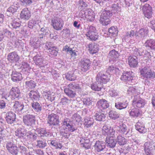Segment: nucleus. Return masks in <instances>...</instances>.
I'll list each match as a JSON object with an SVG mask.
<instances>
[{
  "mask_svg": "<svg viewBox=\"0 0 155 155\" xmlns=\"http://www.w3.org/2000/svg\"><path fill=\"white\" fill-rule=\"evenodd\" d=\"M112 9L104 11L101 15L100 21L103 25L106 26L110 24V20L109 18L115 12L113 11H118L119 7L117 4L113 5L111 7Z\"/></svg>",
  "mask_w": 155,
  "mask_h": 155,
  "instance_id": "obj_1",
  "label": "nucleus"
},
{
  "mask_svg": "<svg viewBox=\"0 0 155 155\" xmlns=\"http://www.w3.org/2000/svg\"><path fill=\"white\" fill-rule=\"evenodd\" d=\"M65 94L69 97L74 98L76 95L75 91L81 93L82 89L80 85L74 83L69 84L66 87H64Z\"/></svg>",
  "mask_w": 155,
  "mask_h": 155,
  "instance_id": "obj_2",
  "label": "nucleus"
},
{
  "mask_svg": "<svg viewBox=\"0 0 155 155\" xmlns=\"http://www.w3.org/2000/svg\"><path fill=\"white\" fill-rule=\"evenodd\" d=\"M140 75L143 78L153 79L155 78V72L152 71L150 67L146 66L140 70Z\"/></svg>",
  "mask_w": 155,
  "mask_h": 155,
  "instance_id": "obj_3",
  "label": "nucleus"
},
{
  "mask_svg": "<svg viewBox=\"0 0 155 155\" xmlns=\"http://www.w3.org/2000/svg\"><path fill=\"white\" fill-rule=\"evenodd\" d=\"M110 75L107 72H104L101 71L98 73L96 77V81L101 82L103 84H105L109 81L110 79Z\"/></svg>",
  "mask_w": 155,
  "mask_h": 155,
  "instance_id": "obj_4",
  "label": "nucleus"
},
{
  "mask_svg": "<svg viewBox=\"0 0 155 155\" xmlns=\"http://www.w3.org/2000/svg\"><path fill=\"white\" fill-rule=\"evenodd\" d=\"M35 117L33 115L28 114L23 117V122L26 126H32L35 124Z\"/></svg>",
  "mask_w": 155,
  "mask_h": 155,
  "instance_id": "obj_5",
  "label": "nucleus"
},
{
  "mask_svg": "<svg viewBox=\"0 0 155 155\" xmlns=\"http://www.w3.org/2000/svg\"><path fill=\"white\" fill-rule=\"evenodd\" d=\"M96 29L93 26L89 27L88 31L85 34L86 36L88 37L87 38L88 39L91 41H94L97 40L99 35L97 33L95 32Z\"/></svg>",
  "mask_w": 155,
  "mask_h": 155,
  "instance_id": "obj_6",
  "label": "nucleus"
},
{
  "mask_svg": "<svg viewBox=\"0 0 155 155\" xmlns=\"http://www.w3.org/2000/svg\"><path fill=\"white\" fill-rule=\"evenodd\" d=\"M79 64L81 70L84 72H86L90 69L91 62L88 58H83L81 59Z\"/></svg>",
  "mask_w": 155,
  "mask_h": 155,
  "instance_id": "obj_7",
  "label": "nucleus"
},
{
  "mask_svg": "<svg viewBox=\"0 0 155 155\" xmlns=\"http://www.w3.org/2000/svg\"><path fill=\"white\" fill-rule=\"evenodd\" d=\"M27 106H25L23 103L15 101L13 105V110L19 113L23 114L27 111Z\"/></svg>",
  "mask_w": 155,
  "mask_h": 155,
  "instance_id": "obj_8",
  "label": "nucleus"
},
{
  "mask_svg": "<svg viewBox=\"0 0 155 155\" xmlns=\"http://www.w3.org/2000/svg\"><path fill=\"white\" fill-rule=\"evenodd\" d=\"M134 73L131 71H127L124 73L120 78L121 80L124 81H127L130 84L133 83L135 78Z\"/></svg>",
  "mask_w": 155,
  "mask_h": 155,
  "instance_id": "obj_9",
  "label": "nucleus"
},
{
  "mask_svg": "<svg viewBox=\"0 0 155 155\" xmlns=\"http://www.w3.org/2000/svg\"><path fill=\"white\" fill-rule=\"evenodd\" d=\"M59 116L56 114L51 113L48 116V123L49 125L56 126L59 125Z\"/></svg>",
  "mask_w": 155,
  "mask_h": 155,
  "instance_id": "obj_10",
  "label": "nucleus"
},
{
  "mask_svg": "<svg viewBox=\"0 0 155 155\" xmlns=\"http://www.w3.org/2000/svg\"><path fill=\"white\" fill-rule=\"evenodd\" d=\"M5 119L8 124H12L16 122V115L12 111L8 112L6 114Z\"/></svg>",
  "mask_w": 155,
  "mask_h": 155,
  "instance_id": "obj_11",
  "label": "nucleus"
},
{
  "mask_svg": "<svg viewBox=\"0 0 155 155\" xmlns=\"http://www.w3.org/2000/svg\"><path fill=\"white\" fill-rule=\"evenodd\" d=\"M132 101V104L139 108L144 107L146 104L145 100L140 98L138 95L134 96Z\"/></svg>",
  "mask_w": 155,
  "mask_h": 155,
  "instance_id": "obj_12",
  "label": "nucleus"
},
{
  "mask_svg": "<svg viewBox=\"0 0 155 155\" xmlns=\"http://www.w3.org/2000/svg\"><path fill=\"white\" fill-rule=\"evenodd\" d=\"M54 28L56 30H61L64 25V21L61 18H56L52 20Z\"/></svg>",
  "mask_w": 155,
  "mask_h": 155,
  "instance_id": "obj_13",
  "label": "nucleus"
},
{
  "mask_svg": "<svg viewBox=\"0 0 155 155\" xmlns=\"http://www.w3.org/2000/svg\"><path fill=\"white\" fill-rule=\"evenodd\" d=\"M123 98L120 97L118 98L119 100L115 103V107L117 109L121 110L126 108L129 104V102L127 100H123Z\"/></svg>",
  "mask_w": 155,
  "mask_h": 155,
  "instance_id": "obj_14",
  "label": "nucleus"
},
{
  "mask_svg": "<svg viewBox=\"0 0 155 155\" xmlns=\"http://www.w3.org/2000/svg\"><path fill=\"white\" fill-rule=\"evenodd\" d=\"M106 143L102 141L97 140L94 146V150L97 152L104 151L106 149Z\"/></svg>",
  "mask_w": 155,
  "mask_h": 155,
  "instance_id": "obj_15",
  "label": "nucleus"
},
{
  "mask_svg": "<svg viewBox=\"0 0 155 155\" xmlns=\"http://www.w3.org/2000/svg\"><path fill=\"white\" fill-rule=\"evenodd\" d=\"M35 131L40 137L48 138L52 135L51 133L43 128H38Z\"/></svg>",
  "mask_w": 155,
  "mask_h": 155,
  "instance_id": "obj_16",
  "label": "nucleus"
},
{
  "mask_svg": "<svg viewBox=\"0 0 155 155\" xmlns=\"http://www.w3.org/2000/svg\"><path fill=\"white\" fill-rule=\"evenodd\" d=\"M97 106L102 111V110H105L109 107V105L108 101L104 99L99 100L97 102Z\"/></svg>",
  "mask_w": 155,
  "mask_h": 155,
  "instance_id": "obj_17",
  "label": "nucleus"
},
{
  "mask_svg": "<svg viewBox=\"0 0 155 155\" xmlns=\"http://www.w3.org/2000/svg\"><path fill=\"white\" fill-rule=\"evenodd\" d=\"M19 59V57L16 51L10 53L7 56L8 60L10 62L15 63L18 61Z\"/></svg>",
  "mask_w": 155,
  "mask_h": 155,
  "instance_id": "obj_18",
  "label": "nucleus"
},
{
  "mask_svg": "<svg viewBox=\"0 0 155 155\" xmlns=\"http://www.w3.org/2000/svg\"><path fill=\"white\" fill-rule=\"evenodd\" d=\"M31 105L33 110L36 114H39L41 112L42 106L41 103L33 101Z\"/></svg>",
  "mask_w": 155,
  "mask_h": 155,
  "instance_id": "obj_19",
  "label": "nucleus"
},
{
  "mask_svg": "<svg viewBox=\"0 0 155 155\" xmlns=\"http://www.w3.org/2000/svg\"><path fill=\"white\" fill-rule=\"evenodd\" d=\"M16 136L18 138L22 139L24 141H27L25 137L26 135V132L25 130L21 128H19L15 132Z\"/></svg>",
  "mask_w": 155,
  "mask_h": 155,
  "instance_id": "obj_20",
  "label": "nucleus"
},
{
  "mask_svg": "<svg viewBox=\"0 0 155 155\" xmlns=\"http://www.w3.org/2000/svg\"><path fill=\"white\" fill-rule=\"evenodd\" d=\"M18 8V5L17 4L11 5L7 10L5 14L7 16H12L16 12Z\"/></svg>",
  "mask_w": 155,
  "mask_h": 155,
  "instance_id": "obj_21",
  "label": "nucleus"
},
{
  "mask_svg": "<svg viewBox=\"0 0 155 155\" xmlns=\"http://www.w3.org/2000/svg\"><path fill=\"white\" fill-rule=\"evenodd\" d=\"M144 151L147 155H152V152L153 148L150 142H147L145 143L143 146Z\"/></svg>",
  "mask_w": 155,
  "mask_h": 155,
  "instance_id": "obj_22",
  "label": "nucleus"
},
{
  "mask_svg": "<svg viewBox=\"0 0 155 155\" xmlns=\"http://www.w3.org/2000/svg\"><path fill=\"white\" fill-rule=\"evenodd\" d=\"M145 16L148 18H150L152 15V8L148 4H146L143 8Z\"/></svg>",
  "mask_w": 155,
  "mask_h": 155,
  "instance_id": "obj_23",
  "label": "nucleus"
},
{
  "mask_svg": "<svg viewBox=\"0 0 155 155\" xmlns=\"http://www.w3.org/2000/svg\"><path fill=\"white\" fill-rule=\"evenodd\" d=\"M31 16L30 12L27 8L23 9L20 14L21 18L25 20H28Z\"/></svg>",
  "mask_w": 155,
  "mask_h": 155,
  "instance_id": "obj_24",
  "label": "nucleus"
},
{
  "mask_svg": "<svg viewBox=\"0 0 155 155\" xmlns=\"http://www.w3.org/2000/svg\"><path fill=\"white\" fill-rule=\"evenodd\" d=\"M34 60L35 64L40 67H44L47 65V64L44 63L43 58L38 55H37L34 57Z\"/></svg>",
  "mask_w": 155,
  "mask_h": 155,
  "instance_id": "obj_25",
  "label": "nucleus"
},
{
  "mask_svg": "<svg viewBox=\"0 0 155 155\" xmlns=\"http://www.w3.org/2000/svg\"><path fill=\"white\" fill-rule=\"evenodd\" d=\"M11 78L14 82H18L22 79L21 74L15 71H13L11 74Z\"/></svg>",
  "mask_w": 155,
  "mask_h": 155,
  "instance_id": "obj_26",
  "label": "nucleus"
},
{
  "mask_svg": "<svg viewBox=\"0 0 155 155\" xmlns=\"http://www.w3.org/2000/svg\"><path fill=\"white\" fill-rule=\"evenodd\" d=\"M119 56V54L115 50L113 49L110 51L108 54V57L110 58V61H116L118 59Z\"/></svg>",
  "mask_w": 155,
  "mask_h": 155,
  "instance_id": "obj_27",
  "label": "nucleus"
},
{
  "mask_svg": "<svg viewBox=\"0 0 155 155\" xmlns=\"http://www.w3.org/2000/svg\"><path fill=\"white\" fill-rule=\"evenodd\" d=\"M10 94L13 99L18 98L20 94V92L19 89L17 87H12L10 90Z\"/></svg>",
  "mask_w": 155,
  "mask_h": 155,
  "instance_id": "obj_28",
  "label": "nucleus"
},
{
  "mask_svg": "<svg viewBox=\"0 0 155 155\" xmlns=\"http://www.w3.org/2000/svg\"><path fill=\"white\" fill-rule=\"evenodd\" d=\"M128 64L130 67L135 68L138 64L137 58L136 56H129L128 59Z\"/></svg>",
  "mask_w": 155,
  "mask_h": 155,
  "instance_id": "obj_29",
  "label": "nucleus"
},
{
  "mask_svg": "<svg viewBox=\"0 0 155 155\" xmlns=\"http://www.w3.org/2000/svg\"><path fill=\"white\" fill-rule=\"evenodd\" d=\"M103 84L100 81H96L91 85V88L95 91H100L103 87Z\"/></svg>",
  "mask_w": 155,
  "mask_h": 155,
  "instance_id": "obj_30",
  "label": "nucleus"
},
{
  "mask_svg": "<svg viewBox=\"0 0 155 155\" xmlns=\"http://www.w3.org/2000/svg\"><path fill=\"white\" fill-rule=\"evenodd\" d=\"M89 50L90 53L94 54L98 52L99 48L98 44L96 43L91 44L89 45Z\"/></svg>",
  "mask_w": 155,
  "mask_h": 155,
  "instance_id": "obj_31",
  "label": "nucleus"
},
{
  "mask_svg": "<svg viewBox=\"0 0 155 155\" xmlns=\"http://www.w3.org/2000/svg\"><path fill=\"white\" fill-rule=\"evenodd\" d=\"M94 119L96 120L100 121H104L106 117L105 115L103 113L98 111L94 113Z\"/></svg>",
  "mask_w": 155,
  "mask_h": 155,
  "instance_id": "obj_32",
  "label": "nucleus"
},
{
  "mask_svg": "<svg viewBox=\"0 0 155 155\" xmlns=\"http://www.w3.org/2000/svg\"><path fill=\"white\" fill-rule=\"evenodd\" d=\"M131 117L133 118H137L141 115V111L138 108H134L131 109L129 113Z\"/></svg>",
  "mask_w": 155,
  "mask_h": 155,
  "instance_id": "obj_33",
  "label": "nucleus"
},
{
  "mask_svg": "<svg viewBox=\"0 0 155 155\" xmlns=\"http://www.w3.org/2000/svg\"><path fill=\"white\" fill-rule=\"evenodd\" d=\"M48 143L55 149H61L63 147L62 144L55 140H51L49 141Z\"/></svg>",
  "mask_w": 155,
  "mask_h": 155,
  "instance_id": "obj_34",
  "label": "nucleus"
},
{
  "mask_svg": "<svg viewBox=\"0 0 155 155\" xmlns=\"http://www.w3.org/2000/svg\"><path fill=\"white\" fill-rule=\"evenodd\" d=\"M146 47H149L151 49L155 50V40L149 39L147 40L144 44Z\"/></svg>",
  "mask_w": 155,
  "mask_h": 155,
  "instance_id": "obj_35",
  "label": "nucleus"
},
{
  "mask_svg": "<svg viewBox=\"0 0 155 155\" xmlns=\"http://www.w3.org/2000/svg\"><path fill=\"white\" fill-rule=\"evenodd\" d=\"M106 142L107 143V146L110 148L114 147L116 144V141H115L112 137H107L106 139Z\"/></svg>",
  "mask_w": 155,
  "mask_h": 155,
  "instance_id": "obj_36",
  "label": "nucleus"
},
{
  "mask_svg": "<svg viewBox=\"0 0 155 155\" xmlns=\"http://www.w3.org/2000/svg\"><path fill=\"white\" fill-rule=\"evenodd\" d=\"M28 96L31 99L35 101L39 100L40 97L39 93L38 91L33 90H31L30 91L28 94Z\"/></svg>",
  "mask_w": 155,
  "mask_h": 155,
  "instance_id": "obj_37",
  "label": "nucleus"
},
{
  "mask_svg": "<svg viewBox=\"0 0 155 155\" xmlns=\"http://www.w3.org/2000/svg\"><path fill=\"white\" fill-rule=\"evenodd\" d=\"M26 135L27 137V138H26L27 140L34 141L37 139L38 137L37 134L32 133L31 131H28L26 133Z\"/></svg>",
  "mask_w": 155,
  "mask_h": 155,
  "instance_id": "obj_38",
  "label": "nucleus"
},
{
  "mask_svg": "<svg viewBox=\"0 0 155 155\" xmlns=\"http://www.w3.org/2000/svg\"><path fill=\"white\" fill-rule=\"evenodd\" d=\"M116 142L120 145H124L127 143V140L121 135H119L117 136L116 139Z\"/></svg>",
  "mask_w": 155,
  "mask_h": 155,
  "instance_id": "obj_39",
  "label": "nucleus"
},
{
  "mask_svg": "<svg viewBox=\"0 0 155 155\" xmlns=\"http://www.w3.org/2000/svg\"><path fill=\"white\" fill-rule=\"evenodd\" d=\"M136 130L141 133H145L147 131V129L145 128L143 125H142L140 122H138L135 125Z\"/></svg>",
  "mask_w": 155,
  "mask_h": 155,
  "instance_id": "obj_40",
  "label": "nucleus"
},
{
  "mask_svg": "<svg viewBox=\"0 0 155 155\" xmlns=\"http://www.w3.org/2000/svg\"><path fill=\"white\" fill-rule=\"evenodd\" d=\"M25 86L28 89H32L35 88L36 86V82L33 80L26 81L25 82Z\"/></svg>",
  "mask_w": 155,
  "mask_h": 155,
  "instance_id": "obj_41",
  "label": "nucleus"
},
{
  "mask_svg": "<svg viewBox=\"0 0 155 155\" xmlns=\"http://www.w3.org/2000/svg\"><path fill=\"white\" fill-rule=\"evenodd\" d=\"M118 131L121 134H125L128 129L127 126L124 124H120L118 126Z\"/></svg>",
  "mask_w": 155,
  "mask_h": 155,
  "instance_id": "obj_42",
  "label": "nucleus"
},
{
  "mask_svg": "<svg viewBox=\"0 0 155 155\" xmlns=\"http://www.w3.org/2000/svg\"><path fill=\"white\" fill-rule=\"evenodd\" d=\"M94 120L92 118L87 117L84 119V124L87 127H88L92 125L94 123Z\"/></svg>",
  "mask_w": 155,
  "mask_h": 155,
  "instance_id": "obj_43",
  "label": "nucleus"
},
{
  "mask_svg": "<svg viewBox=\"0 0 155 155\" xmlns=\"http://www.w3.org/2000/svg\"><path fill=\"white\" fill-rule=\"evenodd\" d=\"M148 33V30L144 28H141L139 31L138 32V35L140 37L144 38L147 36Z\"/></svg>",
  "mask_w": 155,
  "mask_h": 155,
  "instance_id": "obj_44",
  "label": "nucleus"
},
{
  "mask_svg": "<svg viewBox=\"0 0 155 155\" xmlns=\"http://www.w3.org/2000/svg\"><path fill=\"white\" fill-rule=\"evenodd\" d=\"M109 116L110 118L115 120L119 118V114L116 111L111 110L109 113Z\"/></svg>",
  "mask_w": 155,
  "mask_h": 155,
  "instance_id": "obj_45",
  "label": "nucleus"
},
{
  "mask_svg": "<svg viewBox=\"0 0 155 155\" xmlns=\"http://www.w3.org/2000/svg\"><path fill=\"white\" fill-rule=\"evenodd\" d=\"M66 79L70 81H74L76 78V76L73 71L68 72L66 75Z\"/></svg>",
  "mask_w": 155,
  "mask_h": 155,
  "instance_id": "obj_46",
  "label": "nucleus"
},
{
  "mask_svg": "<svg viewBox=\"0 0 155 155\" xmlns=\"http://www.w3.org/2000/svg\"><path fill=\"white\" fill-rule=\"evenodd\" d=\"M1 98L3 100L4 99H5L8 101H10L12 100L13 99L12 96L10 94V91H9V93H3L2 95Z\"/></svg>",
  "mask_w": 155,
  "mask_h": 155,
  "instance_id": "obj_47",
  "label": "nucleus"
},
{
  "mask_svg": "<svg viewBox=\"0 0 155 155\" xmlns=\"http://www.w3.org/2000/svg\"><path fill=\"white\" fill-rule=\"evenodd\" d=\"M77 5L78 8L80 9H83L87 6V3L82 0H80L78 1Z\"/></svg>",
  "mask_w": 155,
  "mask_h": 155,
  "instance_id": "obj_48",
  "label": "nucleus"
},
{
  "mask_svg": "<svg viewBox=\"0 0 155 155\" xmlns=\"http://www.w3.org/2000/svg\"><path fill=\"white\" fill-rule=\"evenodd\" d=\"M47 145L45 140H41L37 141L36 146L39 148L43 149Z\"/></svg>",
  "mask_w": 155,
  "mask_h": 155,
  "instance_id": "obj_49",
  "label": "nucleus"
},
{
  "mask_svg": "<svg viewBox=\"0 0 155 155\" xmlns=\"http://www.w3.org/2000/svg\"><path fill=\"white\" fill-rule=\"evenodd\" d=\"M71 124V119L66 117L64 118L62 121V126L64 127H67Z\"/></svg>",
  "mask_w": 155,
  "mask_h": 155,
  "instance_id": "obj_50",
  "label": "nucleus"
},
{
  "mask_svg": "<svg viewBox=\"0 0 155 155\" xmlns=\"http://www.w3.org/2000/svg\"><path fill=\"white\" fill-rule=\"evenodd\" d=\"M63 128L64 129H61L60 134L63 137L68 138L69 137L70 134L67 129H65V128Z\"/></svg>",
  "mask_w": 155,
  "mask_h": 155,
  "instance_id": "obj_51",
  "label": "nucleus"
},
{
  "mask_svg": "<svg viewBox=\"0 0 155 155\" xmlns=\"http://www.w3.org/2000/svg\"><path fill=\"white\" fill-rule=\"evenodd\" d=\"M108 32L111 35H116L118 33V31L117 27L112 26L108 29Z\"/></svg>",
  "mask_w": 155,
  "mask_h": 155,
  "instance_id": "obj_52",
  "label": "nucleus"
},
{
  "mask_svg": "<svg viewBox=\"0 0 155 155\" xmlns=\"http://www.w3.org/2000/svg\"><path fill=\"white\" fill-rule=\"evenodd\" d=\"M61 100L60 103L63 105H66L70 104L71 101V100L66 97H64L62 98Z\"/></svg>",
  "mask_w": 155,
  "mask_h": 155,
  "instance_id": "obj_53",
  "label": "nucleus"
},
{
  "mask_svg": "<svg viewBox=\"0 0 155 155\" xmlns=\"http://www.w3.org/2000/svg\"><path fill=\"white\" fill-rule=\"evenodd\" d=\"M77 129V127L74 126L71 124L67 127H65V129H67L69 132H72L76 130Z\"/></svg>",
  "mask_w": 155,
  "mask_h": 155,
  "instance_id": "obj_54",
  "label": "nucleus"
},
{
  "mask_svg": "<svg viewBox=\"0 0 155 155\" xmlns=\"http://www.w3.org/2000/svg\"><path fill=\"white\" fill-rule=\"evenodd\" d=\"M137 91V89L133 86H130L127 90V93L129 95H131L136 93Z\"/></svg>",
  "mask_w": 155,
  "mask_h": 155,
  "instance_id": "obj_55",
  "label": "nucleus"
},
{
  "mask_svg": "<svg viewBox=\"0 0 155 155\" xmlns=\"http://www.w3.org/2000/svg\"><path fill=\"white\" fill-rule=\"evenodd\" d=\"M11 24L12 28H15L17 31L19 30V29H20L21 27V24L19 23L14 20Z\"/></svg>",
  "mask_w": 155,
  "mask_h": 155,
  "instance_id": "obj_56",
  "label": "nucleus"
},
{
  "mask_svg": "<svg viewBox=\"0 0 155 155\" xmlns=\"http://www.w3.org/2000/svg\"><path fill=\"white\" fill-rule=\"evenodd\" d=\"M72 119L78 122H80L81 120V117L78 113L74 114L72 116Z\"/></svg>",
  "mask_w": 155,
  "mask_h": 155,
  "instance_id": "obj_57",
  "label": "nucleus"
},
{
  "mask_svg": "<svg viewBox=\"0 0 155 155\" xmlns=\"http://www.w3.org/2000/svg\"><path fill=\"white\" fill-rule=\"evenodd\" d=\"M40 32L45 36L46 35L49 34L50 31L48 28L46 27H44L41 28Z\"/></svg>",
  "mask_w": 155,
  "mask_h": 155,
  "instance_id": "obj_58",
  "label": "nucleus"
},
{
  "mask_svg": "<svg viewBox=\"0 0 155 155\" xmlns=\"http://www.w3.org/2000/svg\"><path fill=\"white\" fill-rule=\"evenodd\" d=\"M8 152L12 155H17L18 153V149L16 146L12 148Z\"/></svg>",
  "mask_w": 155,
  "mask_h": 155,
  "instance_id": "obj_59",
  "label": "nucleus"
},
{
  "mask_svg": "<svg viewBox=\"0 0 155 155\" xmlns=\"http://www.w3.org/2000/svg\"><path fill=\"white\" fill-rule=\"evenodd\" d=\"M117 69L113 66H110L107 68L106 72L110 75V73H115Z\"/></svg>",
  "mask_w": 155,
  "mask_h": 155,
  "instance_id": "obj_60",
  "label": "nucleus"
},
{
  "mask_svg": "<svg viewBox=\"0 0 155 155\" xmlns=\"http://www.w3.org/2000/svg\"><path fill=\"white\" fill-rule=\"evenodd\" d=\"M49 54L54 56H56L58 54L57 48L56 47L54 46L49 50Z\"/></svg>",
  "mask_w": 155,
  "mask_h": 155,
  "instance_id": "obj_61",
  "label": "nucleus"
},
{
  "mask_svg": "<svg viewBox=\"0 0 155 155\" xmlns=\"http://www.w3.org/2000/svg\"><path fill=\"white\" fill-rule=\"evenodd\" d=\"M15 146V145L13 143V142L8 141L6 143V148L8 151Z\"/></svg>",
  "mask_w": 155,
  "mask_h": 155,
  "instance_id": "obj_62",
  "label": "nucleus"
},
{
  "mask_svg": "<svg viewBox=\"0 0 155 155\" xmlns=\"http://www.w3.org/2000/svg\"><path fill=\"white\" fill-rule=\"evenodd\" d=\"M83 103L87 106H89L91 105L92 101L88 97L84 98L83 100Z\"/></svg>",
  "mask_w": 155,
  "mask_h": 155,
  "instance_id": "obj_63",
  "label": "nucleus"
},
{
  "mask_svg": "<svg viewBox=\"0 0 155 155\" xmlns=\"http://www.w3.org/2000/svg\"><path fill=\"white\" fill-rule=\"evenodd\" d=\"M135 34L136 33L133 30H131L130 31H129L126 33L125 37L126 38H132L135 35Z\"/></svg>",
  "mask_w": 155,
  "mask_h": 155,
  "instance_id": "obj_64",
  "label": "nucleus"
}]
</instances>
